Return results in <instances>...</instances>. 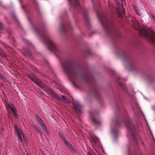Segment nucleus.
<instances>
[{"label": "nucleus", "instance_id": "4", "mask_svg": "<svg viewBox=\"0 0 155 155\" xmlns=\"http://www.w3.org/2000/svg\"><path fill=\"white\" fill-rule=\"evenodd\" d=\"M68 1L70 6H73L74 4L78 9L80 10L81 12L84 11V15L86 18H87V10L85 8L81 7L78 0H68Z\"/></svg>", "mask_w": 155, "mask_h": 155}, {"label": "nucleus", "instance_id": "38", "mask_svg": "<svg viewBox=\"0 0 155 155\" xmlns=\"http://www.w3.org/2000/svg\"><path fill=\"white\" fill-rule=\"evenodd\" d=\"M121 1H122V0H121Z\"/></svg>", "mask_w": 155, "mask_h": 155}, {"label": "nucleus", "instance_id": "9", "mask_svg": "<svg viewBox=\"0 0 155 155\" xmlns=\"http://www.w3.org/2000/svg\"><path fill=\"white\" fill-rule=\"evenodd\" d=\"M89 113L90 114V118L91 119V121L92 122L97 125H100L101 124V121L92 117V115L93 114H94V112H93L91 111H89Z\"/></svg>", "mask_w": 155, "mask_h": 155}, {"label": "nucleus", "instance_id": "5", "mask_svg": "<svg viewBox=\"0 0 155 155\" xmlns=\"http://www.w3.org/2000/svg\"><path fill=\"white\" fill-rule=\"evenodd\" d=\"M15 130L17 133L18 138L20 140L21 142L23 143L25 142L26 137L22 131L17 127H15Z\"/></svg>", "mask_w": 155, "mask_h": 155}, {"label": "nucleus", "instance_id": "12", "mask_svg": "<svg viewBox=\"0 0 155 155\" xmlns=\"http://www.w3.org/2000/svg\"><path fill=\"white\" fill-rule=\"evenodd\" d=\"M91 139L97 147H100V143L98 138L96 137H91Z\"/></svg>", "mask_w": 155, "mask_h": 155}, {"label": "nucleus", "instance_id": "22", "mask_svg": "<svg viewBox=\"0 0 155 155\" xmlns=\"http://www.w3.org/2000/svg\"><path fill=\"white\" fill-rule=\"evenodd\" d=\"M0 54L2 56H7L6 54L5 53L3 50H2V51H1V53H0Z\"/></svg>", "mask_w": 155, "mask_h": 155}, {"label": "nucleus", "instance_id": "11", "mask_svg": "<svg viewBox=\"0 0 155 155\" xmlns=\"http://www.w3.org/2000/svg\"><path fill=\"white\" fill-rule=\"evenodd\" d=\"M69 28L72 29V26L70 23H69L66 26L61 25V28L59 29V30L61 32H64L66 30L69 29Z\"/></svg>", "mask_w": 155, "mask_h": 155}, {"label": "nucleus", "instance_id": "2", "mask_svg": "<svg viewBox=\"0 0 155 155\" xmlns=\"http://www.w3.org/2000/svg\"><path fill=\"white\" fill-rule=\"evenodd\" d=\"M97 15L104 29L109 34L111 33L113 31V27L112 21L109 20L105 15L103 14L100 15L98 12H97Z\"/></svg>", "mask_w": 155, "mask_h": 155}, {"label": "nucleus", "instance_id": "30", "mask_svg": "<svg viewBox=\"0 0 155 155\" xmlns=\"http://www.w3.org/2000/svg\"><path fill=\"white\" fill-rule=\"evenodd\" d=\"M119 84L120 86L121 87V88L122 89H124L122 84L120 82H119Z\"/></svg>", "mask_w": 155, "mask_h": 155}, {"label": "nucleus", "instance_id": "35", "mask_svg": "<svg viewBox=\"0 0 155 155\" xmlns=\"http://www.w3.org/2000/svg\"><path fill=\"white\" fill-rule=\"evenodd\" d=\"M2 49H0V53H1V51H2Z\"/></svg>", "mask_w": 155, "mask_h": 155}, {"label": "nucleus", "instance_id": "34", "mask_svg": "<svg viewBox=\"0 0 155 155\" xmlns=\"http://www.w3.org/2000/svg\"><path fill=\"white\" fill-rule=\"evenodd\" d=\"M21 7L23 9H24V8H25L24 6L21 5Z\"/></svg>", "mask_w": 155, "mask_h": 155}, {"label": "nucleus", "instance_id": "37", "mask_svg": "<svg viewBox=\"0 0 155 155\" xmlns=\"http://www.w3.org/2000/svg\"><path fill=\"white\" fill-rule=\"evenodd\" d=\"M27 155H29L28 154Z\"/></svg>", "mask_w": 155, "mask_h": 155}, {"label": "nucleus", "instance_id": "13", "mask_svg": "<svg viewBox=\"0 0 155 155\" xmlns=\"http://www.w3.org/2000/svg\"><path fill=\"white\" fill-rule=\"evenodd\" d=\"M30 78L32 81L35 83L37 85H38L39 86L41 85V83L33 76H30Z\"/></svg>", "mask_w": 155, "mask_h": 155}, {"label": "nucleus", "instance_id": "17", "mask_svg": "<svg viewBox=\"0 0 155 155\" xmlns=\"http://www.w3.org/2000/svg\"><path fill=\"white\" fill-rule=\"evenodd\" d=\"M32 127L34 130L36 132V133L40 134L41 132L39 129L36 126L33 125Z\"/></svg>", "mask_w": 155, "mask_h": 155}, {"label": "nucleus", "instance_id": "33", "mask_svg": "<svg viewBox=\"0 0 155 155\" xmlns=\"http://www.w3.org/2000/svg\"><path fill=\"white\" fill-rule=\"evenodd\" d=\"M88 155H92V154H91L90 152H88Z\"/></svg>", "mask_w": 155, "mask_h": 155}, {"label": "nucleus", "instance_id": "19", "mask_svg": "<svg viewBox=\"0 0 155 155\" xmlns=\"http://www.w3.org/2000/svg\"><path fill=\"white\" fill-rule=\"evenodd\" d=\"M35 122L37 124H39L40 125L45 123L41 118L38 120H35Z\"/></svg>", "mask_w": 155, "mask_h": 155}, {"label": "nucleus", "instance_id": "25", "mask_svg": "<svg viewBox=\"0 0 155 155\" xmlns=\"http://www.w3.org/2000/svg\"><path fill=\"white\" fill-rule=\"evenodd\" d=\"M35 117L36 118H37L36 120H38L39 119H40L41 118L40 117L39 115L38 114H36L35 115Z\"/></svg>", "mask_w": 155, "mask_h": 155}, {"label": "nucleus", "instance_id": "1", "mask_svg": "<svg viewBox=\"0 0 155 155\" xmlns=\"http://www.w3.org/2000/svg\"><path fill=\"white\" fill-rule=\"evenodd\" d=\"M28 20L31 25L33 31L38 35L40 41L46 45L49 50L54 53L59 60L64 72L68 74L69 79L74 84H75L76 80L79 77L87 81L90 80V77L87 74L85 73L84 76H81L78 70L71 61L63 60L60 58L59 55L61 54V51L45 30H41L38 27L34 26L31 23L29 18H28Z\"/></svg>", "mask_w": 155, "mask_h": 155}, {"label": "nucleus", "instance_id": "18", "mask_svg": "<svg viewBox=\"0 0 155 155\" xmlns=\"http://www.w3.org/2000/svg\"><path fill=\"white\" fill-rule=\"evenodd\" d=\"M122 54L123 56V60L126 61H130L129 58L126 54L123 52Z\"/></svg>", "mask_w": 155, "mask_h": 155}, {"label": "nucleus", "instance_id": "23", "mask_svg": "<svg viewBox=\"0 0 155 155\" xmlns=\"http://www.w3.org/2000/svg\"><path fill=\"white\" fill-rule=\"evenodd\" d=\"M26 44L29 46H31L32 45V44L29 41H27L26 42Z\"/></svg>", "mask_w": 155, "mask_h": 155}, {"label": "nucleus", "instance_id": "29", "mask_svg": "<svg viewBox=\"0 0 155 155\" xmlns=\"http://www.w3.org/2000/svg\"><path fill=\"white\" fill-rule=\"evenodd\" d=\"M3 28V26L2 24V23L1 22H0V29H2Z\"/></svg>", "mask_w": 155, "mask_h": 155}, {"label": "nucleus", "instance_id": "16", "mask_svg": "<svg viewBox=\"0 0 155 155\" xmlns=\"http://www.w3.org/2000/svg\"><path fill=\"white\" fill-rule=\"evenodd\" d=\"M40 126L43 129L45 133H48V131L46 126V124L45 123L40 125Z\"/></svg>", "mask_w": 155, "mask_h": 155}, {"label": "nucleus", "instance_id": "20", "mask_svg": "<svg viewBox=\"0 0 155 155\" xmlns=\"http://www.w3.org/2000/svg\"><path fill=\"white\" fill-rule=\"evenodd\" d=\"M61 97L62 99L64 100L65 102L67 103H69L70 102V100L67 97L63 95H62Z\"/></svg>", "mask_w": 155, "mask_h": 155}, {"label": "nucleus", "instance_id": "6", "mask_svg": "<svg viewBox=\"0 0 155 155\" xmlns=\"http://www.w3.org/2000/svg\"><path fill=\"white\" fill-rule=\"evenodd\" d=\"M111 133H112L114 138L115 140H116L118 137L117 135L118 134L119 131L116 128L115 125L114 126L110 125V127Z\"/></svg>", "mask_w": 155, "mask_h": 155}, {"label": "nucleus", "instance_id": "28", "mask_svg": "<svg viewBox=\"0 0 155 155\" xmlns=\"http://www.w3.org/2000/svg\"><path fill=\"white\" fill-rule=\"evenodd\" d=\"M121 7H122L123 10L124 11V13H125V8H124V7H123V4H121Z\"/></svg>", "mask_w": 155, "mask_h": 155}, {"label": "nucleus", "instance_id": "26", "mask_svg": "<svg viewBox=\"0 0 155 155\" xmlns=\"http://www.w3.org/2000/svg\"><path fill=\"white\" fill-rule=\"evenodd\" d=\"M95 94L96 96V97H97L99 95L98 92L95 89Z\"/></svg>", "mask_w": 155, "mask_h": 155}, {"label": "nucleus", "instance_id": "21", "mask_svg": "<svg viewBox=\"0 0 155 155\" xmlns=\"http://www.w3.org/2000/svg\"><path fill=\"white\" fill-rule=\"evenodd\" d=\"M59 90L62 93H64L65 94H68L67 91H66L64 89L62 88H60Z\"/></svg>", "mask_w": 155, "mask_h": 155}, {"label": "nucleus", "instance_id": "10", "mask_svg": "<svg viewBox=\"0 0 155 155\" xmlns=\"http://www.w3.org/2000/svg\"><path fill=\"white\" fill-rule=\"evenodd\" d=\"M8 106L9 108L11 110V111L13 114L14 116L15 117L17 118V114L16 111V108L13 105V104L10 103L8 104Z\"/></svg>", "mask_w": 155, "mask_h": 155}, {"label": "nucleus", "instance_id": "24", "mask_svg": "<svg viewBox=\"0 0 155 155\" xmlns=\"http://www.w3.org/2000/svg\"><path fill=\"white\" fill-rule=\"evenodd\" d=\"M135 12L136 14L138 15H140V12L138 11V10H136Z\"/></svg>", "mask_w": 155, "mask_h": 155}, {"label": "nucleus", "instance_id": "32", "mask_svg": "<svg viewBox=\"0 0 155 155\" xmlns=\"http://www.w3.org/2000/svg\"><path fill=\"white\" fill-rule=\"evenodd\" d=\"M120 79H122L120 77H119L117 78V81H119V80H120Z\"/></svg>", "mask_w": 155, "mask_h": 155}, {"label": "nucleus", "instance_id": "27", "mask_svg": "<svg viewBox=\"0 0 155 155\" xmlns=\"http://www.w3.org/2000/svg\"><path fill=\"white\" fill-rule=\"evenodd\" d=\"M119 121L117 120H116L115 121V124L119 125Z\"/></svg>", "mask_w": 155, "mask_h": 155}, {"label": "nucleus", "instance_id": "7", "mask_svg": "<svg viewBox=\"0 0 155 155\" xmlns=\"http://www.w3.org/2000/svg\"><path fill=\"white\" fill-rule=\"evenodd\" d=\"M63 140L66 146L67 147L68 149L72 152L74 154H76L75 151L73 149L71 144L70 142L68 140L66 139L63 138Z\"/></svg>", "mask_w": 155, "mask_h": 155}, {"label": "nucleus", "instance_id": "15", "mask_svg": "<svg viewBox=\"0 0 155 155\" xmlns=\"http://www.w3.org/2000/svg\"><path fill=\"white\" fill-rule=\"evenodd\" d=\"M49 92L52 95L56 98L57 99H59L60 97L58 94L54 91L51 89L49 90Z\"/></svg>", "mask_w": 155, "mask_h": 155}, {"label": "nucleus", "instance_id": "14", "mask_svg": "<svg viewBox=\"0 0 155 155\" xmlns=\"http://www.w3.org/2000/svg\"><path fill=\"white\" fill-rule=\"evenodd\" d=\"M21 53L24 55L29 56L31 55V53L28 50L24 49L21 51Z\"/></svg>", "mask_w": 155, "mask_h": 155}, {"label": "nucleus", "instance_id": "8", "mask_svg": "<svg viewBox=\"0 0 155 155\" xmlns=\"http://www.w3.org/2000/svg\"><path fill=\"white\" fill-rule=\"evenodd\" d=\"M73 105L74 107L78 111L79 113H82L81 109L82 106L79 102H74Z\"/></svg>", "mask_w": 155, "mask_h": 155}, {"label": "nucleus", "instance_id": "3", "mask_svg": "<svg viewBox=\"0 0 155 155\" xmlns=\"http://www.w3.org/2000/svg\"><path fill=\"white\" fill-rule=\"evenodd\" d=\"M125 118V121L124 122L126 124L127 131L132 138L135 140L136 137L134 133L137 131L138 128L134 125L131 120L127 116Z\"/></svg>", "mask_w": 155, "mask_h": 155}, {"label": "nucleus", "instance_id": "31", "mask_svg": "<svg viewBox=\"0 0 155 155\" xmlns=\"http://www.w3.org/2000/svg\"><path fill=\"white\" fill-rule=\"evenodd\" d=\"M3 76L1 73H0V78H3Z\"/></svg>", "mask_w": 155, "mask_h": 155}, {"label": "nucleus", "instance_id": "36", "mask_svg": "<svg viewBox=\"0 0 155 155\" xmlns=\"http://www.w3.org/2000/svg\"><path fill=\"white\" fill-rule=\"evenodd\" d=\"M46 62H47V63H48V61H46Z\"/></svg>", "mask_w": 155, "mask_h": 155}]
</instances>
